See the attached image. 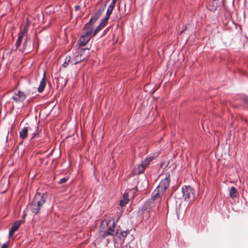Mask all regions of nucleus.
<instances>
[{"label":"nucleus","mask_w":248,"mask_h":248,"mask_svg":"<svg viewBox=\"0 0 248 248\" xmlns=\"http://www.w3.org/2000/svg\"><path fill=\"white\" fill-rule=\"evenodd\" d=\"M80 6H79V5H76V6H75V10H76V11H78V10H80Z\"/></svg>","instance_id":"f704fd0d"},{"label":"nucleus","mask_w":248,"mask_h":248,"mask_svg":"<svg viewBox=\"0 0 248 248\" xmlns=\"http://www.w3.org/2000/svg\"><path fill=\"white\" fill-rule=\"evenodd\" d=\"M242 101L244 103L248 105V96L244 97L242 98Z\"/></svg>","instance_id":"c756f323"},{"label":"nucleus","mask_w":248,"mask_h":248,"mask_svg":"<svg viewBox=\"0 0 248 248\" xmlns=\"http://www.w3.org/2000/svg\"><path fill=\"white\" fill-rule=\"evenodd\" d=\"M222 5H223V9H224V17H225V18L226 19H230L231 17V13L227 9L226 7L225 6V3H223L222 4Z\"/></svg>","instance_id":"f3484780"},{"label":"nucleus","mask_w":248,"mask_h":248,"mask_svg":"<svg viewBox=\"0 0 248 248\" xmlns=\"http://www.w3.org/2000/svg\"><path fill=\"white\" fill-rule=\"evenodd\" d=\"M100 16H99L96 13H95L93 16L90 19V22H92L94 24V23L97 20Z\"/></svg>","instance_id":"b1692460"},{"label":"nucleus","mask_w":248,"mask_h":248,"mask_svg":"<svg viewBox=\"0 0 248 248\" xmlns=\"http://www.w3.org/2000/svg\"><path fill=\"white\" fill-rule=\"evenodd\" d=\"M22 223L21 220H18L16 221L14 223V224L12 226L11 228L9 230V237H11L13 234L16 231L19 226H20L21 223Z\"/></svg>","instance_id":"9b49d317"},{"label":"nucleus","mask_w":248,"mask_h":248,"mask_svg":"<svg viewBox=\"0 0 248 248\" xmlns=\"http://www.w3.org/2000/svg\"><path fill=\"white\" fill-rule=\"evenodd\" d=\"M27 39H28L26 38L25 42L23 44V49H19L20 50L22 51L23 52H25L26 53H29L31 49V45H29L28 46Z\"/></svg>","instance_id":"dca6fc26"},{"label":"nucleus","mask_w":248,"mask_h":248,"mask_svg":"<svg viewBox=\"0 0 248 248\" xmlns=\"http://www.w3.org/2000/svg\"><path fill=\"white\" fill-rule=\"evenodd\" d=\"M221 1L217 0H210L207 5V8L212 12H215L219 6Z\"/></svg>","instance_id":"6e6552de"},{"label":"nucleus","mask_w":248,"mask_h":248,"mask_svg":"<svg viewBox=\"0 0 248 248\" xmlns=\"http://www.w3.org/2000/svg\"><path fill=\"white\" fill-rule=\"evenodd\" d=\"M46 193L42 194L40 193H37L35 194L30 207L33 213L36 214L39 213L41 207L46 202Z\"/></svg>","instance_id":"f257e3e1"},{"label":"nucleus","mask_w":248,"mask_h":248,"mask_svg":"<svg viewBox=\"0 0 248 248\" xmlns=\"http://www.w3.org/2000/svg\"><path fill=\"white\" fill-rule=\"evenodd\" d=\"M128 234V232L127 231H122L121 232V235L123 237H126L127 236Z\"/></svg>","instance_id":"7c9ffc66"},{"label":"nucleus","mask_w":248,"mask_h":248,"mask_svg":"<svg viewBox=\"0 0 248 248\" xmlns=\"http://www.w3.org/2000/svg\"><path fill=\"white\" fill-rule=\"evenodd\" d=\"M71 58L70 56H67L65 58L64 62L63 64L64 67H66L70 63H71Z\"/></svg>","instance_id":"412c9836"},{"label":"nucleus","mask_w":248,"mask_h":248,"mask_svg":"<svg viewBox=\"0 0 248 248\" xmlns=\"http://www.w3.org/2000/svg\"><path fill=\"white\" fill-rule=\"evenodd\" d=\"M186 29H187V26L186 25H185V26L184 27V28L183 30H182L179 33V35H181L186 30Z\"/></svg>","instance_id":"473e14b6"},{"label":"nucleus","mask_w":248,"mask_h":248,"mask_svg":"<svg viewBox=\"0 0 248 248\" xmlns=\"http://www.w3.org/2000/svg\"><path fill=\"white\" fill-rule=\"evenodd\" d=\"M8 244L4 243L1 246L0 248H8Z\"/></svg>","instance_id":"72a5a7b5"},{"label":"nucleus","mask_w":248,"mask_h":248,"mask_svg":"<svg viewBox=\"0 0 248 248\" xmlns=\"http://www.w3.org/2000/svg\"><path fill=\"white\" fill-rule=\"evenodd\" d=\"M23 122H24V120H23V121L21 122V124H22Z\"/></svg>","instance_id":"58836bf2"},{"label":"nucleus","mask_w":248,"mask_h":248,"mask_svg":"<svg viewBox=\"0 0 248 248\" xmlns=\"http://www.w3.org/2000/svg\"><path fill=\"white\" fill-rule=\"evenodd\" d=\"M46 80L45 72L44 74V77L40 83L39 87L38 88V91L39 93H42L44 90L45 87L46 85Z\"/></svg>","instance_id":"4468645a"},{"label":"nucleus","mask_w":248,"mask_h":248,"mask_svg":"<svg viewBox=\"0 0 248 248\" xmlns=\"http://www.w3.org/2000/svg\"><path fill=\"white\" fill-rule=\"evenodd\" d=\"M89 56V49L83 48L80 50V52L71 61L72 64H76L86 60Z\"/></svg>","instance_id":"20e7f679"},{"label":"nucleus","mask_w":248,"mask_h":248,"mask_svg":"<svg viewBox=\"0 0 248 248\" xmlns=\"http://www.w3.org/2000/svg\"><path fill=\"white\" fill-rule=\"evenodd\" d=\"M153 160V158L151 157H149L146 158L143 161H142L141 163L144 165V166L146 168L148 165L149 163Z\"/></svg>","instance_id":"5701e85b"},{"label":"nucleus","mask_w":248,"mask_h":248,"mask_svg":"<svg viewBox=\"0 0 248 248\" xmlns=\"http://www.w3.org/2000/svg\"><path fill=\"white\" fill-rule=\"evenodd\" d=\"M35 36H36V37L37 40H38V39H37V33H35Z\"/></svg>","instance_id":"4c0bfd02"},{"label":"nucleus","mask_w":248,"mask_h":248,"mask_svg":"<svg viewBox=\"0 0 248 248\" xmlns=\"http://www.w3.org/2000/svg\"><path fill=\"white\" fill-rule=\"evenodd\" d=\"M114 7H113L111 6H109L107 11V14L106 16H107V17H109L110 15L112 13V11L113 10Z\"/></svg>","instance_id":"a878e982"},{"label":"nucleus","mask_w":248,"mask_h":248,"mask_svg":"<svg viewBox=\"0 0 248 248\" xmlns=\"http://www.w3.org/2000/svg\"><path fill=\"white\" fill-rule=\"evenodd\" d=\"M237 193L238 192L236 189L234 187L232 186L230 190L229 195L230 197L232 199L236 197Z\"/></svg>","instance_id":"a211bd4d"},{"label":"nucleus","mask_w":248,"mask_h":248,"mask_svg":"<svg viewBox=\"0 0 248 248\" xmlns=\"http://www.w3.org/2000/svg\"><path fill=\"white\" fill-rule=\"evenodd\" d=\"M104 27L99 24L95 29V30L93 31V36L95 35L101 30H102Z\"/></svg>","instance_id":"bb28decb"},{"label":"nucleus","mask_w":248,"mask_h":248,"mask_svg":"<svg viewBox=\"0 0 248 248\" xmlns=\"http://www.w3.org/2000/svg\"><path fill=\"white\" fill-rule=\"evenodd\" d=\"M90 38L91 37L86 36L85 34L81 35L78 41V44L79 45V47L85 46L88 43Z\"/></svg>","instance_id":"9d476101"},{"label":"nucleus","mask_w":248,"mask_h":248,"mask_svg":"<svg viewBox=\"0 0 248 248\" xmlns=\"http://www.w3.org/2000/svg\"><path fill=\"white\" fill-rule=\"evenodd\" d=\"M27 97L26 94L21 91H18L17 93H15L14 95L12 97V99L16 103H23L26 99Z\"/></svg>","instance_id":"0eeeda50"},{"label":"nucleus","mask_w":248,"mask_h":248,"mask_svg":"<svg viewBox=\"0 0 248 248\" xmlns=\"http://www.w3.org/2000/svg\"><path fill=\"white\" fill-rule=\"evenodd\" d=\"M93 25L94 24L92 22H90V21L85 24L83 28V30L85 31L84 34H86V36L91 37L92 33H93Z\"/></svg>","instance_id":"1a4fd4ad"},{"label":"nucleus","mask_w":248,"mask_h":248,"mask_svg":"<svg viewBox=\"0 0 248 248\" xmlns=\"http://www.w3.org/2000/svg\"><path fill=\"white\" fill-rule=\"evenodd\" d=\"M106 7V4H103L99 8L98 10L96 12L99 16H101L104 12Z\"/></svg>","instance_id":"4be33fe9"},{"label":"nucleus","mask_w":248,"mask_h":248,"mask_svg":"<svg viewBox=\"0 0 248 248\" xmlns=\"http://www.w3.org/2000/svg\"><path fill=\"white\" fill-rule=\"evenodd\" d=\"M86 53H87V52H83V53H82V55H85V54H86Z\"/></svg>","instance_id":"e433bc0d"},{"label":"nucleus","mask_w":248,"mask_h":248,"mask_svg":"<svg viewBox=\"0 0 248 248\" xmlns=\"http://www.w3.org/2000/svg\"><path fill=\"white\" fill-rule=\"evenodd\" d=\"M146 167L141 163L139 164L137 166L135 167L133 170V172L135 174L138 175L142 173Z\"/></svg>","instance_id":"f8f14e48"},{"label":"nucleus","mask_w":248,"mask_h":248,"mask_svg":"<svg viewBox=\"0 0 248 248\" xmlns=\"http://www.w3.org/2000/svg\"><path fill=\"white\" fill-rule=\"evenodd\" d=\"M183 198L185 201L191 202L195 200V190L190 186H185L182 189Z\"/></svg>","instance_id":"f03ea898"},{"label":"nucleus","mask_w":248,"mask_h":248,"mask_svg":"<svg viewBox=\"0 0 248 248\" xmlns=\"http://www.w3.org/2000/svg\"><path fill=\"white\" fill-rule=\"evenodd\" d=\"M107 224L108 225L107 230L106 231H100V235L103 238L108 235H116L117 234V232L115 230L114 221L113 220H109Z\"/></svg>","instance_id":"39448f33"},{"label":"nucleus","mask_w":248,"mask_h":248,"mask_svg":"<svg viewBox=\"0 0 248 248\" xmlns=\"http://www.w3.org/2000/svg\"><path fill=\"white\" fill-rule=\"evenodd\" d=\"M109 17H107V16H105V17L102 19L100 24L102 25L103 27L106 26L108 24V20Z\"/></svg>","instance_id":"393cba45"},{"label":"nucleus","mask_w":248,"mask_h":248,"mask_svg":"<svg viewBox=\"0 0 248 248\" xmlns=\"http://www.w3.org/2000/svg\"><path fill=\"white\" fill-rule=\"evenodd\" d=\"M67 180H68V178L66 177L62 178L60 180L59 183L60 184L65 183L67 181Z\"/></svg>","instance_id":"c85d7f7f"},{"label":"nucleus","mask_w":248,"mask_h":248,"mask_svg":"<svg viewBox=\"0 0 248 248\" xmlns=\"http://www.w3.org/2000/svg\"><path fill=\"white\" fill-rule=\"evenodd\" d=\"M129 202L128 193H124L123 195V199L120 201V205L123 207L125 205Z\"/></svg>","instance_id":"2eb2a0df"},{"label":"nucleus","mask_w":248,"mask_h":248,"mask_svg":"<svg viewBox=\"0 0 248 248\" xmlns=\"http://www.w3.org/2000/svg\"><path fill=\"white\" fill-rule=\"evenodd\" d=\"M170 174L169 172H167L165 173V177L161 180L156 188L160 190L161 193H163L170 186Z\"/></svg>","instance_id":"423d86ee"},{"label":"nucleus","mask_w":248,"mask_h":248,"mask_svg":"<svg viewBox=\"0 0 248 248\" xmlns=\"http://www.w3.org/2000/svg\"><path fill=\"white\" fill-rule=\"evenodd\" d=\"M217 1H220L222 2V4L224 3V0H217Z\"/></svg>","instance_id":"c9c22d12"},{"label":"nucleus","mask_w":248,"mask_h":248,"mask_svg":"<svg viewBox=\"0 0 248 248\" xmlns=\"http://www.w3.org/2000/svg\"><path fill=\"white\" fill-rule=\"evenodd\" d=\"M160 192H161L160 190H159L158 189L156 188V189H155V190L153 192L151 198L150 200H151L153 201H159V202H160V200L159 198Z\"/></svg>","instance_id":"ddd939ff"},{"label":"nucleus","mask_w":248,"mask_h":248,"mask_svg":"<svg viewBox=\"0 0 248 248\" xmlns=\"http://www.w3.org/2000/svg\"><path fill=\"white\" fill-rule=\"evenodd\" d=\"M159 205L160 202L159 201H155L149 200L143 206L141 209V211L143 214L146 213L147 216L148 217L149 215H148V213L150 212L152 210H153L154 209H158L159 207Z\"/></svg>","instance_id":"7ed1b4c3"},{"label":"nucleus","mask_w":248,"mask_h":248,"mask_svg":"<svg viewBox=\"0 0 248 248\" xmlns=\"http://www.w3.org/2000/svg\"><path fill=\"white\" fill-rule=\"evenodd\" d=\"M29 26V23H27L24 27L22 31H21L20 32H22L23 33V36L25 33L27 32L28 28Z\"/></svg>","instance_id":"cd10ccee"},{"label":"nucleus","mask_w":248,"mask_h":248,"mask_svg":"<svg viewBox=\"0 0 248 248\" xmlns=\"http://www.w3.org/2000/svg\"><path fill=\"white\" fill-rule=\"evenodd\" d=\"M28 136V129L27 127H24L19 133L20 138L21 139H25Z\"/></svg>","instance_id":"6ab92c4d"},{"label":"nucleus","mask_w":248,"mask_h":248,"mask_svg":"<svg viewBox=\"0 0 248 248\" xmlns=\"http://www.w3.org/2000/svg\"><path fill=\"white\" fill-rule=\"evenodd\" d=\"M117 0H112L109 6L114 7Z\"/></svg>","instance_id":"2f4dec72"},{"label":"nucleus","mask_w":248,"mask_h":248,"mask_svg":"<svg viewBox=\"0 0 248 248\" xmlns=\"http://www.w3.org/2000/svg\"><path fill=\"white\" fill-rule=\"evenodd\" d=\"M23 37V33L22 32H19L18 34V37L17 38V40L16 41V46L17 48H19V47L20 46L22 39Z\"/></svg>","instance_id":"aec40b11"}]
</instances>
